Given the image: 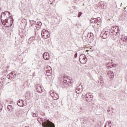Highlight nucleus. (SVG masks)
I'll return each instance as SVG.
<instances>
[{
    "mask_svg": "<svg viewBox=\"0 0 127 127\" xmlns=\"http://www.w3.org/2000/svg\"><path fill=\"white\" fill-rule=\"evenodd\" d=\"M9 19H10V23H8V19H4V20L2 21V24L5 26V27H11L12 23L13 22V18L11 16H9Z\"/></svg>",
    "mask_w": 127,
    "mask_h": 127,
    "instance_id": "obj_1",
    "label": "nucleus"
},
{
    "mask_svg": "<svg viewBox=\"0 0 127 127\" xmlns=\"http://www.w3.org/2000/svg\"><path fill=\"white\" fill-rule=\"evenodd\" d=\"M43 127H55L54 123L51 122L49 119H44L42 123Z\"/></svg>",
    "mask_w": 127,
    "mask_h": 127,
    "instance_id": "obj_2",
    "label": "nucleus"
},
{
    "mask_svg": "<svg viewBox=\"0 0 127 127\" xmlns=\"http://www.w3.org/2000/svg\"><path fill=\"white\" fill-rule=\"evenodd\" d=\"M41 35L43 38H45V39H47V38L50 37V33L48 31H47L45 29H43L42 31Z\"/></svg>",
    "mask_w": 127,
    "mask_h": 127,
    "instance_id": "obj_3",
    "label": "nucleus"
},
{
    "mask_svg": "<svg viewBox=\"0 0 127 127\" xmlns=\"http://www.w3.org/2000/svg\"><path fill=\"white\" fill-rule=\"evenodd\" d=\"M84 98L86 102H88V103H91V102L93 101V99L94 98V96L88 93L84 95Z\"/></svg>",
    "mask_w": 127,
    "mask_h": 127,
    "instance_id": "obj_4",
    "label": "nucleus"
},
{
    "mask_svg": "<svg viewBox=\"0 0 127 127\" xmlns=\"http://www.w3.org/2000/svg\"><path fill=\"white\" fill-rule=\"evenodd\" d=\"M100 35L102 38L106 39L110 36V31H103L101 32Z\"/></svg>",
    "mask_w": 127,
    "mask_h": 127,
    "instance_id": "obj_5",
    "label": "nucleus"
},
{
    "mask_svg": "<svg viewBox=\"0 0 127 127\" xmlns=\"http://www.w3.org/2000/svg\"><path fill=\"white\" fill-rule=\"evenodd\" d=\"M118 43L120 45H125L126 43L127 44V36L120 38L118 41Z\"/></svg>",
    "mask_w": 127,
    "mask_h": 127,
    "instance_id": "obj_6",
    "label": "nucleus"
},
{
    "mask_svg": "<svg viewBox=\"0 0 127 127\" xmlns=\"http://www.w3.org/2000/svg\"><path fill=\"white\" fill-rule=\"evenodd\" d=\"M79 61L81 64H86V63H87V60L86 59V56L85 54H82L80 55Z\"/></svg>",
    "mask_w": 127,
    "mask_h": 127,
    "instance_id": "obj_7",
    "label": "nucleus"
},
{
    "mask_svg": "<svg viewBox=\"0 0 127 127\" xmlns=\"http://www.w3.org/2000/svg\"><path fill=\"white\" fill-rule=\"evenodd\" d=\"M16 77V74L15 72H14V71H13L11 72L10 73H9L7 75V78L9 80H13V79H15Z\"/></svg>",
    "mask_w": 127,
    "mask_h": 127,
    "instance_id": "obj_8",
    "label": "nucleus"
},
{
    "mask_svg": "<svg viewBox=\"0 0 127 127\" xmlns=\"http://www.w3.org/2000/svg\"><path fill=\"white\" fill-rule=\"evenodd\" d=\"M7 14H10V12L8 11H5L4 12H3L1 14L0 19L1 20V22L3 21L2 20L6 19V15H7Z\"/></svg>",
    "mask_w": 127,
    "mask_h": 127,
    "instance_id": "obj_9",
    "label": "nucleus"
},
{
    "mask_svg": "<svg viewBox=\"0 0 127 127\" xmlns=\"http://www.w3.org/2000/svg\"><path fill=\"white\" fill-rule=\"evenodd\" d=\"M101 22V18L98 17L96 18H92L90 20L91 23H99Z\"/></svg>",
    "mask_w": 127,
    "mask_h": 127,
    "instance_id": "obj_10",
    "label": "nucleus"
},
{
    "mask_svg": "<svg viewBox=\"0 0 127 127\" xmlns=\"http://www.w3.org/2000/svg\"><path fill=\"white\" fill-rule=\"evenodd\" d=\"M17 105L19 107H25L26 106V102H24V101L19 99L17 101Z\"/></svg>",
    "mask_w": 127,
    "mask_h": 127,
    "instance_id": "obj_11",
    "label": "nucleus"
},
{
    "mask_svg": "<svg viewBox=\"0 0 127 127\" xmlns=\"http://www.w3.org/2000/svg\"><path fill=\"white\" fill-rule=\"evenodd\" d=\"M45 74L46 76H51L52 74V69L50 66H49V69L46 68V69H45Z\"/></svg>",
    "mask_w": 127,
    "mask_h": 127,
    "instance_id": "obj_12",
    "label": "nucleus"
},
{
    "mask_svg": "<svg viewBox=\"0 0 127 127\" xmlns=\"http://www.w3.org/2000/svg\"><path fill=\"white\" fill-rule=\"evenodd\" d=\"M83 86H82V85H79L78 86H77V87L76 88V93H77V94H80L81 93H82V92L83 91Z\"/></svg>",
    "mask_w": 127,
    "mask_h": 127,
    "instance_id": "obj_13",
    "label": "nucleus"
},
{
    "mask_svg": "<svg viewBox=\"0 0 127 127\" xmlns=\"http://www.w3.org/2000/svg\"><path fill=\"white\" fill-rule=\"evenodd\" d=\"M112 29L114 32H115V35L120 34V28H119V27H113Z\"/></svg>",
    "mask_w": 127,
    "mask_h": 127,
    "instance_id": "obj_14",
    "label": "nucleus"
},
{
    "mask_svg": "<svg viewBox=\"0 0 127 127\" xmlns=\"http://www.w3.org/2000/svg\"><path fill=\"white\" fill-rule=\"evenodd\" d=\"M43 56L45 60H49V59L50 58V56L49 55V53H48V52H45Z\"/></svg>",
    "mask_w": 127,
    "mask_h": 127,
    "instance_id": "obj_15",
    "label": "nucleus"
},
{
    "mask_svg": "<svg viewBox=\"0 0 127 127\" xmlns=\"http://www.w3.org/2000/svg\"><path fill=\"white\" fill-rule=\"evenodd\" d=\"M36 91L38 93H42V88L40 86H38L36 87Z\"/></svg>",
    "mask_w": 127,
    "mask_h": 127,
    "instance_id": "obj_16",
    "label": "nucleus"
},
{
    "mask_svg": "<svg viewBox=\"0 0 127 127\" xmlns=\"http://www.w3.org/2000/svg\"><path fill=\"white\" fill-rule=\"evenodd\" d=\"M108 75H110L111 77H110L111 80L114 79V72L112 71H110L108 72Z\"/></svg>",
    "mask_w": 127,
    "mask_h": 127,
    "instance_id": "obj_17",
    "label": "nucleus"
},
{
    "mask_svg": "<svg viewBox=\"0 0 127 127\" xmlns=\"http://www.w3.org/2000/svg\"><path fill=\"white\" fill-rule=\"evenodd\" d=\"M59 95H58V94H57V93H54V96L53 97V99H54V100H57L58 99H59Z\"/></svg>",
    "mask_w": 127,
    "mask_h": 127,
    "instance_id": "obj_18",
    "label": "nucleus"
},
{
    "mask_svg": "<svg viewBox=\"0 0 127 127\" xmlns=\"http://www.w3.org/2000/svg\"><path fill=\"white\" fill-rule=\"evenodd\" d=\"M31 115L33 117V118L38 117V114H37V113H36V112H32Z\"/></svg>",
    "mask_w": 127,
    "mask_h": 127,
    "instance_id": "obj_19",
    "label": "nucleus"
},
{
    "mask_svg": "<svg viewBox=\"0 0 127 127\" xmlns=\"http://www.w3.org/2000/svg\"><path fill=\"white\" fill-rule=\"evenodd\" d=\"M54 94H56V93L52 91H50V95L52 98H53V96H54Z\"/></svg>",
    "mask_w": 127,
    "mask_h": 127,
    "instance_id": "obj_20",
    "label": "nucleus"
},
{
    "mask_svg": "<svg viewBox=\"0 0 127 127\" xmlns=\"http://www.w3.org/2000/svg\"><path fill=\"white\" fill-rule=\"evenodd\" d=\"M37 25H38L39 26H41V25H42V23H41V22L39 21L36 23Z\"/></svg>",
    "mask_w": 127,
    "mask_h": 127,
    "instance_id": "obj_21",
    "label": "nucleus"
},
{
    "mask_svg": "<svg viewBox=\"0 0 127 127\" xmlns=\"http://www.w3.org/2000/svg\"><path fill=\"white\" fill-rule=\"evenodd\" d=\"M10 109L12 110V106H11V105H8L7 106V109L8 110V111H10Z\"/></svg>",
    "mask_w": 127,
    "mask_h": 127,
    "instance_id": "obj_22",
    "label": "nucleus"
},
{
    "mask_svg": "<svg viewBox=\"0 0 127 127\" xmlns=\"http://www.w3.org/2000/svg\"><path fill=\"white\" fill-rule=\"evenodd\" d=\"M82 14H83V13H82V12H78L77 17H80V16H81V15H82Z\"/></svg>",
    "mask_w": 127,
    "mask_h": 127,
    "instance_id": "obj_23",
    "label": "nucleus"
},
{
    "mask_svg": "<svg viewBox=\"0 0 127 127\" xmlns=\"http://www.w3.org/2000/svg\"><path fill=\"white\" fill-rule=\"evenodd\" d=\"M108 127H112V122H108Z\"/></svg>",
    "mask_w": 127,
    "mask_h": 127,
    "instance_id": "obj_24",
    "label": "nucleus"
},
{
    "mask_svg": "<svg viewBox=\"0 0 127 127\" xmlns=\"http://www.w3.org/2000/svg\"><path fill=\"white\" fill-rule=\"evenodd\" d=\"M29 40L30 41H32L33 40H34V38L33 37H31V38H29Z\"/></svg>",
    "mask_w": 127,
    "mask_h": 127,
    "instance_id": "obj_25",
    "label": "nucleus"
},
{
    "mask_svg": "<svg viewBox=\"0 0 127 127\" xmlns=\"http://www.w3.org/2000/svg\"><path fill=\"white\" fill-rule=\"evenodd\" d=\"M112 67H116V64L112 65V66H108V68H109V69H111V68H112Z\"/></svg>",
    "mask_w": 127,
    "mask_h": 127,
    "instance_id": "obj_26",
    "label": "nucleus"
},
{
    "mask_svg": "<svg viewBox=\"0 0 127 127\" xmlns=\"http://www.w3.org/2000/svg\"><path fill=\"white\" fill-rule=\"evenodd\" d=\"M1 110H2V105L0 103V111H1Z\"/></svg>",
    "mask_w": 127,
    "mask_h": 127,
    "instance_id": "obj_27",
    "label": "nucleus"
},
{
    "mask_svg": "<svg viewBox=\"0 0 127 127\" xmlns=\"http://www.w3.org/2000/svg\"><path fill=\"white\" fill-rule=\"evenodd\" d=\"M91 34L93 35V33H91H91L88 34V35H87L88 37H89V38H90V37H91Z\"/></svg>",
    "mask_w": 127,
    "mask_h": 127,
    "instance_id": "obj_28",
    "label": "nucleus"
},
{
    "mask_svg": "<svg viewBox=\"0 0 127 127\" xmlns=\"http://www.w3.org/2000/svg\"><path fill=\"white\" fill-rule=\"evenodd\" d=\"M77 56H78V53H76L74 55V58H77Z\"/></svg>",
    "mask_w": 127,
    "mask_h": 127,
    "instance_id": "obj_29",
    "label": "nucleus"
},
{
    "mask_svg": "<svg viewBox=\"0 0 127 127\" xmlns=\"http://www.w3.org/2000/svg\"><path fill=\"white\" fill-rule=\"evenodd\" d=\"M64 84H66V83H67V80H64Z\"/></svg>",
    "mask_w": 127,
    "mask_h": 127,
    "instance_id": "obj_30",
    "label": "nucleus"
},
{
    "mask_svg": "<svg viewBox=\"0 0 127 127\" xmlns=\"http://www.w3.org/2000/svg\"><path fill=\"white\" fill-rule=\"evenodd\" d=\"M22 21H24V22H26V20H25V19H23L22 22Z\"/></svg>",
    "mask_w": 127,
    "mask_h": 127,
    "instance_id": "obj_31",
    "label": "nucleus"
},
{
    "mask_svg": "<svg viewBox=\"0 0 127 127\" xmlns=\"http://www.w3.org/2000/svg\"><path fill=\"white\" fill-rule=\"evenodd\" d=\"M33 21V23H34L35 22V21Z\"/></svg>",
    "mask_w": 127,
    "mask_h": 127,
    "instance_id": "obj_32",
    "label": "nucleus"
},
{
    "mask_svg": "<svg viewBox=\"0 0 127 127\" xmlns=\"http://www.w3.org/2000/svg\"><path fill=\"white\" fill-rule=\"evenodd\" d=\"M29 127V126H26V127Z\"/></svg>",
    "mask_w": 127,
    "mask_h": 127,
    "instance_id": "obj_33",
    "label": "nucleus"
},
{
    "mask_svg": "<svg viewBox=\"0 0 127 127\" xmlns=\"http://www.w3.org/2000/svg\"><path fill=\"white\" fill-rule=\"evenodd\" d=\"M104 127H107V125H106L105 126H104Z\"/></svg>",
    "mask_w": 127,
    "mask_h": 127,
    "instance_id": "obj_34",
    "label": "nucleus"
},
{
    "mask_svg": "<svg viewBox=\"0 0 127 127\" xmlns=\"http://www.w3.org/2000/svg\"><path fill=\"white\" fill-rule=\"evenodd\" d=\"M32 25H33L31 24V26H32Z\"/></svg>",
    "mask_w": 127,
    "mask_h": 127,
    "instance_id": "obj_35",
    "label": "nucleus"
},
{
    "mask_svg": "<svg viewBox=\"0 0 127 127\" xmlns=\"http://www.w3.org/2000/svg\"><path fill=\"white\" fill-rule=\"evenodd\" d=\"M0 83H1V82L0 81Z\"/></svg>",
    "mask_w": 127,
    "mask_h": 127,
    "instance_id": "obj_36",
    "label": "nucleus"
}]
</instances>
